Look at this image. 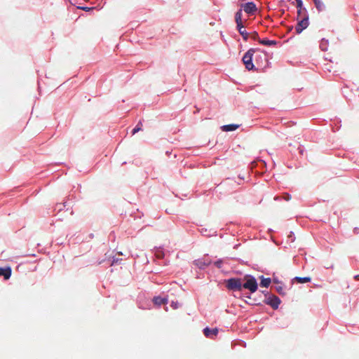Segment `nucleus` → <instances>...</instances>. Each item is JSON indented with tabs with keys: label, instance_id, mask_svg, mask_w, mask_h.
I'll use <instances>...</instances> for the list:
<instances>
[{
	"label": "nucleus",
	"instance_id": "1",
	"mask_svg": "<svg viewBox=\"0 0 359 359\" xmlns=\"http://www.w3.org/2000/svg\"><path fill=\"white\" fill-rule=\"evenodd\" d=\"M257 51H259V50L255 49V48H250L245 53L244 56L243 57V59H242L243 62L245 65V68L248 70L254 69L255 66L252 63V57H253V55Z\"/></svg>",
	"mask_w": 359,
	"mask_h": 359
},
{
	"label": "nucleus",
	"instance_id": "2",
	"mask_svg": "<svg viewBox=\"0 0 359 359\" xmlns=\"http://www.w3.org/2000/svg\"><path fill=\"white\" fill-rule=\"evenodd\" d=\"M243 280L245 282L243 283V288L250 290L251 293H254L257 291L258 285L256 279L253 276L246 275L244 276Z\"/></svg>",
	"mask_w": 359,
	"mask_h": 359
},
{
	"label": "nucleus",
	"instance_id": "3",
	"mask_svg": "<svg viewBox=\"0 0 359 359\" xmlns=\"http://www.w3.org/2000/svg\"><path fill=\"white\" fill-rule=\"evenodd\" d=\"M226 287L233 291H241L243 289L242 280L240 278H230L227 280Z\"/></svg>",
	"mask_w": 359,
	"mask_h": 359
},
{
	"label": "nucleus",
	"instance_id": "4",
	"mask_svg": "<svg viewBox=\"0 0 359 359\" xmlns=\"http://www.w3.org/2000/svg\"><path fill=\"white\" fill-rule=\"evenodd\" d=\"M241 8L246 13L249 15H253L257 11V6L253 2H248L246 4H243L241 5Z\"/></svg>",
	"mask_w": 359,
	"mask_h": 359
},
{
	"label": "nucleus",
	"instance_id": "5",
	"mask_svg": "<svg viewBox=\"0 0 359 359\" xmlns=\"http://www.w3.org/2000/svg\"><path fill=\"white\" fill-rule=\"evenodd\" d=\"M265 303L270 305L273 309H276L280 304V299L276 295H271L266 298Z\"/></svg>",
	"mask_w": 359,
	"mask_h": 359
},
{
	"label": "nucleus",
	"instance_id": "6",
	"mask_svg": "<svg viewBox=\"0 0 359 359\" xmlns=\"http://www.w3.org/2000/svg\"><path fill=\"white\" fill-rule=\"evenodd\" d=\"M309 25L308 16L304 17L302 19L295 27V30L297 34H300L304 29H306Z\"/></svg>",
	"mask_w": 359,
	"mask_h": 359
},
{
	"label": "nucleus",
	"instance_id": "7",
	"mask_svg": "<svg viewBox=\"0 0 359 359\" xmlns=\"http://www.w3.org/2000/svg\"><path fill=\"white\" fill-rule=\"evenodd\" d=\"M203 334L206 337L212 339L217 335L218 329L217 328L210 329L209 327H205L203 330Z\"/></svg>",
	"mask_w": 359,
	"mask_h": 359
},
{
	"label": "nucleus",
	"instance_id": "8",
	"mask_svg": "<svg viewBox=\"0 0 359 359\" xmlns=\"http://www.w3.org/2000/svg\"><path fill=\"white\" fill-rule=\"evenodd\" d=\"M11 272V269L9 266L6 268H0V276H4L5 280L10 278Z\"/></svg>",
	"mask_w": 359,
	"mask_h": 359
},
{
	"label": "nucleus",
	"instance_id": "9",
	"mask_svg": "<svg viewBox=\"0 0 359 359\" xmlns=\"http://www.w3.org/2000/svg\"><path fill=\"white\" fill-rule=\"evenodd\" d=\"M195 264L200 269H203L205 266H208L210 264V261L208 259H197L194 262Z\"/></svg>",
	"mask_w": 359,
	"mask_h": 359
},
{
	"label": "nucleus",
	"instance_id": "10",
	"mask_svg": "<svg viewBox=\"0 0 359 359\" xmlns=\"http://www.w3.org/2000/svg\"><path fill=\"white\" fill-rule=\"evenodd\" d=\"M153 302H154V304H156L157 306H161V305L167 304L168 302V300L167 298L156 297L154 298Z\"/></svg>",
	"mask_w": 359,
	"mask_h": 359
},
{
	"label": "nucleus",
	"instance_id": "11",
	"mask_svg": "<svg viewBox=\"0 0 359 359\" xmlns=\"http://www.w3.org/2000/svg\"><path fill=\"white\" fill-rule=\"evenodd\" d=\"M239 125L238 124H229L224 125L222 127V130L225 132L233 131L239 128Z\"/></svg>",
	"mask_w": 359,
	"mask_h": 359
},
{
	"label": "nucleus",
	"instance_id": "12",
	"mask_svg": "<svg viewBox=\"0 0 359 359\" xmlns=\"http://www.w3.org/2000/svg\"><path fill=\"white\" fill-rule=\"evenodd\" d=\"M242 10H238L235 15V21L236 23L237 27L243 25L242 22Z\"/></svg>",
	"mask_w": 359,
	"mask_h": 359
},
{
	"label": "nucleus",
	"instance_id": "13",
	"mask_svg": "<svg viewBox=\"0 0 359 359\" xmlns=\"http://www.w3.org/2000/svg\"><path fill=\"white\" fill-rule=\"evenodd\" d=\"M238 28V30L240 33V34L242 36L243 39L245 40V41H247L250 34L245 31V29H244V26L243 25H241V26H238L237 27Z\"/></svg>",
	"mask_w": 359,
	"mask_h": 359
},
{
	"label": "nucleus",
	"instance_id": "14",
	"mask_svg": "<svg viewBox=\"0 0 359 359\" xmlns=\"http://www.w3.org/2000/svg\"><path fill=\"white\" fill-rule=\"evenodd\" d=\"M259 43L262 44V45H264V46H270L276 45L277 41H274V40L261 39V40H259Z\"/></svg>",
	"mask_w": 359,
	"mask_h": 359
},
{
	"label": "nucleus",
	"instance_id": "15",
	"mask_svg": "<svg viewBox=\"0 0 359 359\" xmlns=\"http://www.w3.org/2000/svg\"><path fill=\"white\" fill-rule=\"evenodd\" d=\"M314 4H315V6L316 7V8L319 11H321L324 9L325 8V6H324V4L323 2L322 1V0H313Z\"/></svg>",
	"mask_w": 359,
	"mask_h": 359
},
{
	"label": "nucleus",
	"instance_id": "16",
	"mask_svg": "<svg viewBox=\"0 0 359 359\" xmlns=\"http://www.w3.org/2000/svg\"><path fill=\"white\" fill-rule=\"evenodd\" d=\"M271 282V278H264L262 277L261 283H260V285L262 287H267L269 286Z\"/></svg>",
	"mask_w": 359,
	"mask_h": 359
},
{
	"label": "nucleus",
	"instance_id": "17",
	"mask_svg": "<svg viewBox=\"0 0 359 359\" xmlns=\"http://www.w3.org/2000/svg\"><path fill=\"white\" fill-rule=\"evenodd\" d=\"M295 280L299 283H309L311 281V278L310 277H304V278L296 277Z\"/></svg>",
	"mask_w": 359,
	"mask_h": 359
},
{
	"label": "nucleus",
	"instance_id": "18",
	"mask_svg": "<svg viewBox=\"0 0 359 359\" xmlns=\"http://www.w3.org/2000/svg\"><path fill=\"white\" fill-rule=\"evenodd\" d=\"M142 123L141 121H139L137 125L135 127V128L133 130V135H135L136 133L142 130Z\"/></svg>",
	"mask_w": 359,
	"mask_h": 359
},
{
	"label": "nucleus",
	"instance_id": "19",
	"mask_svg": "<svg viewBox=\"0 0 359 359\" xmlns=\"http://www.w3.org/2000/svg\"><path fill=\"white\" fill-rule=\"evenodd\" d=\"M250 37L252 39L255 40V41H258L259 40H261L259 37V35H258V33L256 32H252V34H250Z\"/></svg>",
	"mask_w": 359,
	"mask_h": 359
},
{
	"label": "nucleus",
	"instance_id": "20",
	"mask_svg": "<svg viewBox=\"0 0 359 359\" xmlns=\"http://www.w3.org/2000/svg\"><path fill=\"white\" fill-rule=\"evenodd\" d=\"M295 1L297 2V8L302 9V6H303L302 1V0H295Z\"/></svg>",
	"mask_w": 359,
	"mask_h": 359
},
{
	"label": "nucleus",
	"instance_id": "21",
	"mask_svg": "<svg viewBox=\"0 0 359 359\" xmlns=\"http://www.w3.org/2000/svg\"><path fill=\"white\" fill-rule=\"evenodd\" d=\"M222 262L221 260L217 261L215 262V265L218 268H220L222 266Z\"/></svg>",
	"mask_w": 359,
	"mask_h": 359
},
{
	"label": "nucleus",
	"instance_id": "22",
	"mask_svg": "<svg viewBox=\"0 0 359 359\" xmlns=\"http://www.w3.org/2000/svg\"><path fill=\"white\" fill-rule=\"evenodd\" d=\"M156 257L158 258H162L163 257V253L162 252H156Z\"/></svg>",
	"mask_w": 359,
	"mask_h": 359
},
{
	"label": "nucleus",
	"instance_id": "23",
	"mask_svg": "<svg viewBox=\"0 0 359 359\" xmlns=\"http://www.w3.org/2000/svg\"><path fill=\"white\" fill-rule=\"evenodd\" d=\"M286 196L284 197V198L286 200V201H289L291 199V196L289 195L288 194H285Z\"/></svg>",
	"mask_w": 359,
	"mask_h": 359
},
{
	"label": "nucleus",
	"instance_id": "24",
	"mask_svg": "<svg viewBox=\"0 0 359 359\" xmlns=\"http://www.w3.org/2000/svg\"><path fill=\"white\" fill-rule=\"evenodd\" d=\"M301 13H302V9L300 8H298V11H297V15L299 16L301 15Z\"/></svg>",
	"mask_w": 359,
	"mask_h": 359
},
{
	"label": "nucleus",
	"instance_id": "25",
	"mask_svg": "<svg viewBox=\"0 0 359 359\" xmlns=\"http://www.w3.org/2000/svg\"><path fill=\"white\" fill-rule=\"evenodd\" d=\"M282 289H283V288H282L281 287H277V289H276V290H277V291H278L279 293H281V292H280V291L282 290Z\"/></svg>",
	"mask_w": 359,
	"mask_h": 359
},
{
	"label": "nucleus",
	"instance_id": "26",
	"mask_svg": "<svg viewBox=\"0 0 359 359\" xmlns=\"http://www.w3.org/2000/svg\"><path fill=\"white\" fill-rule=\"evenodd\" d=\"M118 262V260L114 259V260H113V263H112V264H114V263H115V262Z\"/></svg>",
	"mask_w": 359,
	"mask_h": 359
},
{
	"label": "nucleus",
	"instance_id": "27",
	"mask_svg": "<svg viewBox=\"0 0 359 359\" xmlns=\"http://www.w3.org/2000/svg\"><path fill=\"white\" fill-rule=\"evenodd\" d=\"M173 307H174V309H176V308H177V304H174Z\"/></svg>",
	"mask_w": 359,
	"mask_h": 359
}]
</instances>
